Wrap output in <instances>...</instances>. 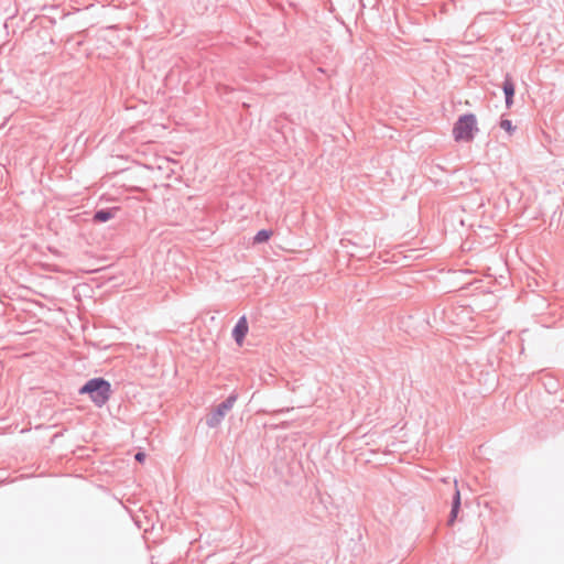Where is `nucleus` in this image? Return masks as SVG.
Masks as SVG:
<instances>
[{
  "mask_svg": "<svg viewBox=\"0 0 564 564\" xmlns=\"http://www.w3.org/2000/svg\"><path fill=\"white\" fill-rule=\"evenodd\" d=\"M478 130L476 117L471 113L459 117L453 128V135L457 142H469Z\"/></svg>",
  "mask_w": 564,
  "mask_h": 564,
  "instance_id": "nucleus-1",
  "label": "nucleus"
},
{
  "mask_svg": "<svg viewBox=\"0 0 564 564\" xmlns=\"http://www.w3.org/2000/svg\"><path fill=\"white\" fill-rule=\"evenodd\" d=\"M80 393H87L91 400L98 405H104L110 393V384L100 378L89 380L82 389Z\"/></svg>",
  "mask_w": 564,
  "mask_h": 564,
  "instance_id": "nucleus-2",
  "label": "nucleus"
},
{
  "mask_svg": "<svg viewBox=\"0 0 564 564\" xmlns=\"http://www.w3.org/2000/svg\"><path fill=\"white\" fill-rule=\"evenodd\" d=\"M249 327L246 317H241L238 323L236 324L232 336L238 344V346H242L243 339L246 335L248 334Z\"/></svg>",
  "mask_w": 564,
  "mask_h": 564,
  "instance_id": "nucleus-3",
  "label": "nucleus"
},
{
  "mask_svg": "<svg viewBox=\"0 0 564 564\" xmlns=\"http://www.w3.org/2000/svg\"><path fill=\"white\" fill-rule=\"evenodd\" d=\"M503 91L506 94V104L508 107L512 104V97L514 95V85L510 79H506L503 83Z\"/></svg>",
  "mask_w": 564,
  "mask_h": 564,
  "instance_id": "nucleus-4",
  "label": "nucleus"
},
{
  "mask_svg": "<svg viewBox=\"0 0 564 564\" xmlns=\"http://www.w3.org/2000/svg\"><path fill=\"white\" fill-rule=\"evenodd\" d=\"M459 506H460V492H459V490H456L455 496H454V501H453V509L451 512V519H449L451 524L454 522V520L457 517Z\"/></svg>",
  "mask_w": 564,
  "mask_h": 564,
  "instance_id": "nucleus-5",
  "label": "nucleus"
},
{
  "mask_svg": "<svg viewBox=\"0 0 564 564\" xmlns=\"http://www.w3.org/2000/svg\"><path fill=\"white\" fill-rule=\"evenodd\" d=\"M113 217V213L111 210H99L95 214L94 219L98 223L108 221Z\"/></svg>",
  "mask_w": 564,
  "mask_h": 564,
  "instance_id": "nucleus-6",
  "label": "nucleus"
},
{
  "mask_svg": "<svg viewBox=\"0 0 564 564\" xmlns=\"http://www.w3.org/2000/svg\"><path fill=\"white\" fill-rule=\"evenodd\" d=\"M271 236H272V231L260 230L254 237V242H257V243L264 242V241L269 240Z\"/></svg>",
  "mask_w": 564,
  "mask_h": 564,
  "instance_id": "nucleus-7",
  "label": "nucleus"
},
{
  "mask_svg": "<svg viewBox=\"0 0 564 564\" xmlns=\"http://www.w3.org/2000/svg\"><path fill=\"white\" fill-rule=\"evenodd\" d=\"M500 126L507 132H512V130H513V126H512V122L510 120H502Z\"/></svg>",
  "mask_w": 564,
  "mask_h": 564,
  "instance_id": "nucleus-8",
  "label": "nucleus"
},
{
  "mask_svg": "<svg viewBox=\"0 0 564 564\" xmlns=\"http://www.w3.org/2000/svg\"><path fill=\"white\" fill-rule=\"evenodd\" d=\"M135 459L139 462V463H143L144 459H145V454L143 452H139L135 454Z\"/></svg>",
  "mask_w": 564,
  "mask_h": 564,
  "instance_id": "nucleus-9",
  "label": "nucleus"
}]
</instances>
